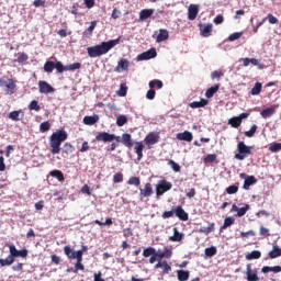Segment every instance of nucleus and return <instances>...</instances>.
Listing matches in <instances>:
<instances>
[{
    "mask_svg": "<svg viewBox=\"0 0 281 281\" xmlns=\"http://www.w3.org/2000/svg\"><path fill=\"white\" fill-rule=\"evenodd\" d=\"M243 37V32H235L228 36V41L234 43V41H238V38Z\"/></svg>",
    "mask_w": 281,
    "mask_h": 281,
    "instance_id": "obj_56",
    "label": "nucleus"
},
{
    "mask_svg": "<svg viewBox=\"0 0 281 281\" xmlns=\"http://www.w3.org/2000/svg\"><path fill=\"white\" fill-rule=\"evenodd\" d=\"M65 256H67L68 260H77L74 268V273H78V271H85V265H82V257L78 255L77 257L71 255V250L69 248H66V252H64Z\"/></svg>",
    "mask_w": 281,
    "mask_h": 281,
    "instance_id": "obj_5",
    "label": "nucleus"
},
{
    "mask_svg": "<svg viewBox=\"0 0 281 281\" xmlns=\"http://www.w3.org/2000/svg\"><path fill=\"white\" fill-rule=\"evenodd\" d=\"M146 146H155L159 142V134L150 132L144 139Z\"/></svg>",
    "mask_w": 281,
    "mask_h": 281,
    "instance_id": "obj_15",
    "label": "nucleus"
},
{
    "mask_svg": "<svg viewBox=\"0 0 281 281\" xmlns=\"http://www.w3.org/2000/svg\"><path fill=\"white\" fill-rule=\"evenodd\" d=\"M148 196H153V184H150V182H147L143 189H139L140 201L148 199Z\"/></svg>",
    "mask_w": 281,
    "mask_h": 281,
    "instance_id": "obj_12",
    "label": "nucleus"
},
{
    "mask_svg": "<svg viewBox=\"0 0 281 281\" xmlns=\"http://www.w3.org/2000/svg\"><path fill=\"white\" fill-rule=\"evenodd\" d=\"M144 258H149V265H155V269H161L162 273L168 274L172 271V267L168 263L167 260L162 258L170 259L172 258V248L165 247L164 250H157L155 247H147L143 250Z\"/></svg>",
    "mask_w": 281,
    "mask_h": 281,
    "instance_id": "obj_1",
    "label": "nucleus"
},
{
    "mask_svg": "<svg viewBox=\"0 0 281 281\" xmlns=\"http://www.w3.org/2000/svg\"><path fill=\"white\" fill-rule=\"evenodd\" d=\"M124 181V175L122 172H117L113 176V183H122Z\"/></svg>",
    "mask_w": 281,
    "mask_h": 281,
    "instance_id": "obj_62",
    "label": "nucleus"
},
{
    "mask_svg": "<svg viewBox=\"0 0 281 281\" xmlns=\"http://www.w3.org/2000/svg\"><path fill=\"white\" fill-rule=\"evenodd\" d=\"M55 65H56V63H54V61H46L45 64H44V71L46 72V74H52V71H54V69H55Z\"/></svg>",
    "mask_w": 281,
    "mask_h": 281,
    "instance_id": "obj_43",
    "label": "nucleus"
},
{
    "mask_svg": "<svg viewBox=\"0 0 281 281\" xmlns=\"http://www.w3.org/2000/svg\"><path fill=\"white\" fill-rule=\"evenodd\" d=\"M98 25V21H92L90 26L83 31V36H91L93 34V30H95Z\"/></svg>",
    "mask_w": 281,
    "mask_h": 281,
    "instance_id": "obj_37",
    "label": "nucleus"
},
{
    "mask_svg": "<svg viewBox=\"0 0 281 281\" xmlns=\"http://www.w3.org/2000/svg\"><path fill=\"white\" fill-rule=\"evenodd\" d=\"M269 258L271 260H274V258H280L281 256V248L278 246V244H273L272 250L268 254Z\"/></svg>",
    "mask_w": 281,
    "mask_h": 281,
    "instance_id": "obj_29",
    "label": "nucleus"
},
{
    "mask_svg": "<svg viewBox=\"0 0 281 281\" xmlns=\"http://www.w3.org/2000/svg\"><path fill=\"white\" fill-rule=\"evenodd\" d=\"M82 67V64L80 63H74L66 66L67 71H76V69H80Z\"/></svg>",
    "mask_w": 281,
    "mask_h": 281,
    "instance_id": "obj_60",
    "label": "nucleus"
},
{
    "mask_svg": "<svg viewBox=\"0 0 281 281\" xmlns=\"http://www.w3.org/2000/svg\"><path fill=\"white\" fill-rule=\"evenodd\" d=\"M127 92H128V87H126L124 83H121L120 90L117 91V95H120V98H125Z\"/></svg>",
    "mask_w": 281,
    "mask_h": 281,
    "instance_id": "obj_52",
    "label": "nucleus"
},
{
    "mask_svg": "<svg viewBox=\"0 0 281 281\" xmlns=\"http://www.w3.org/2000/svg\"><path fill=\"white\" fill-rule=\"evenodd\" d=\"M246 280L247 281H260V277H258V270L251 269V263H248L246 267Z\"/></svg>",
    "mask_w": 281,
    "mask_h": 281,
    "instance_id": "obj_10",
    "label": "nucleus"
},
{
    "mask_svg": "<svg viewBox=\"0 0 281 281\" xmlns=\"http://www.w3.org/2000/svg\"><path fill=\"white\" fill-rule=\"evenodd\" d=\"M97 142H104L105 144L109 142H120V136H115V134H110L109 132H100L95 136Z\"/></svg>",
    "mask_w": 281,
    "mask_h": 281,
    "instance_id": "obj_8",
    "label": "nucleus"
},
{
    "mask_svg": "<svg viewBox=\"0 0 281 281\" xmlns=\"http://www.w3.org/2000/svg\"><path fill=\"white\" fill-rule=\"evenodd\" d=\"M29 109H30V111H41V105H38V101L33 100L29 104Z\"/></svg>",
    "mask_w": 281,
    "mask_h": 281,
    "instance_id": "obj_61",
    "label": "nucleus"
},
{
    "mask_svg": "<svg viewBox=\"0 0 281 281\" xmlns=\"http://www.w3.org/2000/svg\"><path fill=\"white\" fill-rule=\"evenodd\" d=\"M120 45V37L116 40H110L108 42H102L99 45L90 46L87 48L88 56L90 58H100V56H104V54H109L113 47Z\"/></svg>",
    "mask_w": 281,
    "mask_h": 281,
    "instance_id": "obj_2",
    "label": "nucleus"
},
{
    "mask_svg": "<svg viewBox=\"0 0 281 281\" xmlns=\"http://www.w3.org/2000/svg\"><path fill=\"white\" fill-rule=\"evenodd\" d=\"M0 87H4L5 88V92L7 93H14L15 89H16V81H14V79H1L0 78Z\"/></svg>",
    "mask_w": 281,
    "mask_h": 281,
    "instance_id": "obj_9",
    "label": "nucleus"
},
{
    "mask_svg": "<svg viewBox=\"0 0 281 281\" xmlns=\"http://www.w3.org/2000/svg\"><path fill=\"white\" fill-rule=\"evenodd\" d=\"M217 156L216 154H209L205 158H204V164H214V161H216Z\"/></svg>",
    "mask_w": 281,
    "mask_h": 281,
    "instance_id": "obj_58",
    "label": "nucleus"
},
{
    "mask_svg": "<svg viewBox=\"0 0 281 281\" xmlns=\"http://www.w3.org/2000/svg\"><path fill=\"white\" fill-rule=\"evenodd\" d=\"M134 150L137 155V161H142V159H144V143L135 142L134 143Z\"/></svg>",
    "mask_w": 281,
    "mask_h": 281,
    "instance_id": "obj_21",
    "label": "nucleus"
},
{
    "mask_svg": "<svg viewBox=\"0 0 281 281\" xmlns=\"http://www.w3.org/2000/svg\"><path fill=\"white\" fill-rule=\"evenodd\" d=\"M228 124L233 128H238L240 126V124H243V122L238 119V116H234V117L228 120Z\"/></svg>",
    "mask_w": 281,
    "mask_h": 281,
    "instance_id": "obj_42",
    "label": "nucleus"
},
{
    "mask_svg": "<svg viewBox=\"0 0 281 281\" xmlns=\"http://www.w3.org/2000/svg\"><path fill=\"white\" fill-rule=\"evenodd\" d=\"M121 142H122L123 145L126 146V148H132V146L134 144L131 134H127V133L122 135Z\"/></svg>",
    "mask_w": 281,
    "mask_h": 281,
    "instance_id": "obj_31",
    "label": "nucleus"
},
{
    "mask_svg": "<svg viewBox=\"0 0 281 281\" xmlns=\"http://www.w3.org/2000/svg\"><path fill=\"white\" fill-rule=\"evenodd\" d=\"M95 225H99L100 227H111L113 225V220L111 217L106 218L105 222H101L100 220L94 221Z\"/></svg>",
    "mask_w": 281,
    "mask_h": 281,
    "instance_id": "obj_45",
    "label": "nucleus"
},
{
    "mask_svg": "<svg viewBox=\"0 0 281 281\" xmlns=\"http://www.w3.org/2000/svg\"><path fill=\"white\" fill-rule=\"evenodd\" d=\"M55 69L57 74H63L64 71H67V66H64L61 61H56Z\"/></svg>",
    "mask_w": 281,
    "mask_h": 281,
    "instance_id": "obj_53",
    "label": "nucleus"
},
{
    "mask_svg": "<svg viewBox=\"0 0 281 281\" xmlns=\"http://www.w3.org/2000/svg\"><path fill=\"white\" fill-rule=\"evenodd\" d=\"M169 190H172V182H168V180H160L156 186V195L164 196V194Z\"/></svg>",
    "mask_w": 281,
    "mask_h": 281,
    "instance_id": "obj_7",
    "label": "nucleus"
},
{
    "mask_svg": "<svg viewBox=\"0 0 281 281\" xmlns=\"http://www.w3.org/2000/svg\"><path fill=\"white\" fill-rule=\"evenodd\" d=\"M125 124H128V117L124 114L119 115L116 119V125L124 126Z\"/></svg>",
    "mask_w": 281,
    "mask_h": 281,
    "instance_id": "obj_44",
    "label": "nucleus"
},
{
    "mask_svg": "<svg viewBox=\"0 0 281 281\" xmlns=\"http://www.w3.org/2000/svg\"><path fill=\"white\" fill-rule=\"evenodd\" d=\"M207 99H201L200 101H193L189 104L191 109H203V106H207Z\"/></svg>",
    "mask_w": 281,
    "mask_h": 281,
    "instance_id": "obj_30",
    "label": "nucleus"
},
{
    "mask_svg": "<svg viewBox=\"0 0 281 281\" xmlns=\"http://www.w3.org/2000/svg\"><path fill=\"white\" fill-rule=\"evenodd\" d=\"M218 89H221V85L216 83L213 87L209 88L205 91V98H214V94L218 92Z\"/></svg>",
    "mask_w": 281,
    "mask_h": 281,
    "instance_id": "obj_32",
    "label": "nucleus"
},
{
    "mask_svg": "<svg viewBox=\"0 0 281 281\" xmlns=\"http://www.w3.org/2000/svg\"><path fill=\"white\" fill-rule=\"evenodd\" d=\"M249 204H245L244 207H239L237 211V216H239V218H243V216H245V214H247V212H249Z\"/></svg>",
    "mask_w": 281,
    "mask_h": 281,
    "instance_id": "obj_49",
    "label": "nucleus"
},
{
    "mask_svg": "<svg viewBox=\"0 0 281 281\" xmlns=\"http://www.w3.org/2000/svg\"><path fill=\"white\" fill-rule=\"evenodd\" d=\"M183 233L179 232V228L173 227V235L169 237L171 243H181L183 240Z\"/></svg>",
    "mask_w": 281,
    "mask_h": 281,
    "instance_id": "obj_23",
    "label": "nucleus"
},
{
    "mask_svg": "<svg viewBox=\"0 0 281 281\" xmlns=\"http://www.w3.org/2000/svg\"><path fill=\"white\" fill-rule=\"evenodd\" d=\"M168 38H170V33H168V30L160 29L159 34L157 35L156 42L164 43V41H168Z\"/></svg>",
    "mask_w": 281,
    "mask_h": 281,
    "instance_id": "obj_25",
    "label": "nucleus"
},
{
    "mask_svg": "<svg viewBox=\"0 0 281 281\" xmlns=\"http://www.w3.org/2000/svg\"><path fill=\"white\" fill-rule=\"evenodd\" d=\"M14 265V258L10 257V255L5 259H0V267H10Z\"/></svg>",
    "mask_w": 281,
    "mask_h": 281,
    "instance_id": "obj_41",
    "label": "nucleus"
},
{
    "mask_svg": "<svg viewBox=\"0 0 281 281\" xmlns=\"http://www.w3.org/2000/svg\"><path fill=\"white\" fill-rule=\"evenodd\" d=\"M67 249L70 250V256H75L78 257L80 256V258H82V256L85 255L86 251H89V246L82 245L81 249L79 250H74V248H71V246H65L64 247V254H66Z\"/></svg>",
    "mask_w": 281,
    "mask_h": 281,
    "instance_id": "obj_13",
    "label": "nucleus"
},
{
    "mask_svg": "<svg viewBox=\"0 0 281 281\" xmlns=\"http://www.w3.org/2000/svg\"><path fill=\"white\" fill-rule=\"evenodd\" d=\"M278 106H280V105L273 104L270 108L262 110L260 112L261 117H263V120H267V119L271 117L272 115H276V111H278Z\"/></svg>",
    "mask_w": 281,
    "mask_h": 281,
    "instance_id": "obj_17",
    "label": "nucleus"
},
{
    "mask_svg": "<svg viewBox=\"0 0 281 281\" xmlns=\"http://www.w3.org/2000/svg\"><path fill=\"white\" fill-rule=\"evenodd\" d=\"M30 57L27 56V54L25 53H18V58L15 59V63H20L21 65H23V63H27V59Z\"/></svg>",
    "mask_w": 281,
    "mask_h": 281,
    "instance_id": "obj_46",
    "label": "nucleus"
},
{
    "mask_svg": "<svg viewBox=\"0 0 281 281\" xmlns=\"http://www.w3.org/2000/svg\"><path fill=\"white\" fill-rule=\"evenodd\" d=\"M128 67H131V61L126 58H122L114 68V71H116V74H122V71H126Z\"/></svg>",
    "mask_w": 281,
    "mask_h": 281,
    "instance_id": "obj_19",
    "label": "nucleus"
},
{
    "mask_svg": "<svg viewBox=\"0 0 281 281\" xmlns=\"http://www.w3.org/2000/svg\"><path fill=\"white\" fill-rule=\"evenodd\" d=\"M50 128H52V124L48 121H45L40 125L41 133H47V131H49Z\"/></svg>",
    "mask_w": 281,
    "mask_h": 281,
    "instance_id": "obj_51",
    "label": "nucleus"
},
{
    "mask_svg": "<svg viewBox=\"0 0 281 281\" xmlns=\"http://www.w3.org/2000/svg\"><path fill=\"white\" fill-rule=\"evenodd\" d=\"M23 117H25L23 110H15L9 113V120H12V122H20Z\"/></svg>",
    "mask_w": 281,
    "mask_h": 281,
    "instance_id": "obj_22",
    "label": "nucleus"
},
{
    "mask_svg": "<svg viewBox=\"0 0 281 281\" xmlns=\"http://www.w3.org/2000/svg\"><path fill=\"white\" fill-rule=\"evenodd\" d=\"M175 214L180 221H188V213L182 206H177L175 209Z\"/></svg>",
    "mask_w": 281,
    "mask_h": 281,
    "instance_id": "obj_28",
    "label": "nucleus"
},
{
    "mask_svg": "<svg viewBox=\"0 0 281 281\" xmlns=\"http://www.w3.org/2000/svg\"><path fill=\"white\" fill-rule=\"evenodd\" d=\"M38 89H40V93H45V94L54 93V91H56V89L52 87V85L43 80L38 81Z\"/></svg>",
    "mask_w": 281,
    "mask_h": 281,
    "instance_id": "obj_14",
    "label": "nucleus"
},
{
    "mask_svg": "<svg viewBox=\"0 0 281 281\" xmlns=\"http://www.w3.org/2000/svg\"><path fill=\"white\" fill-rule=\"evenodd\" d=\"M50 177H55V179H57V181H60V183H63V181H65V175L63 173V171L60 170H53L49 172Z\"/></svg>",
    "mask_w": 281,
    "mask_h": 281,
    "instance_id": "obj_36",
    "label": "nucleus"
},
{
    "mask_svg": "<svg viewBox=\"0 0 281 281\" xmlns=\"http://www.w3.org/2000/svg\"><path fill=\"white\" fill-rule=\"evenodd\" d=\"M98 122H100V116L98 114L83 117V124H86V126H93V124H98Z\"/></svg>",
    "mask_w": 281,
    "mask_h": 281,
    "instance_id": "obj_24",
    "label": "nucleus"
},
{
    "mask_svg": "<svg viewBox=\"0 0 281 281\" xmlns=\"http://www.w3.org/2000/svg\"><path fill=\"white\" fill-rule=\"evenodd\" d=\"M215 229V224L211 223L210 226L205 227H200L199 232L200 234H205L207 236V234H212V232H214Z\"/></svg>",
    "mask_w": 281,
    "mask_h": 281,
    "instance_id": "obj_38",
    "label": "nucleus"
},
{
    "mask_svg": "<svg viewBox=\"0 0 281 281\" xmlns=\"http://www.w3.org/2000/svg\"><path fill=\"white\" fill-rule=\"evenodd\" d=\"M223 71L221 70H215L211 74L212 80H220L221 78H223Z\"/></svg>",
    "mask_w": 281,
    "mask_h": 281,
    "instance_id": "obj_63",
    "label": "nucleus"
},
{
    "mask_svg": "<svg viewBox=\"0 0 281 281\" xmlns=\"http://www.w3.org/2000/svg\"><path fill=\"white\" fill-rule=\"evenodd\" d=\"M262 252L260 250H252L251 252L246 255V260H258L261 258Z\"/></svg>",
    "mask_w": 281,
    "mask_h": 281,
    "instance_id": "obj_35",
    "label": "nucleus"
},
{
    "mask_svg": "<svg viewBox=\"0 0 281 281\" xmlns=\"http://www.w3.org/2000/svg\"><path fill=\"white\" fill-rule=\"evenodd\" d=\"M236 192H238V186H236V184H233V186H229L228 188H226L227 194H236Z\"/></svg>",
    "mask_w": 281,
    "mask_h": 281,
    "instance_id": "obj_64",
    "label": "nucleus"
},
{
    "mask_svg": "<svg viewBox=\"0 0 281 281\" xmlns=\"http://www.w3.org/2000/svg\"><path fill=\"white\" fill-rule=\"evenodd\" d=\"M249 155H251V146H247L245 142H239L237 144V154H235V159L238 161H245Z\"/></svg>",
    "mask_w": 281,
    "mask_h": 281,
    "instance_id": "obj_4",
    "label": "nucleus"
},
{
    "mask_svg": "<svg viewBox=\"0 0 281 281\" xmlns=\"http://www.w3.org/2000/svg\"><path fill=\"white\" fill-rule=\"evenodd\" d=\"M155 87H157V89H164V82L159 79L149 81V90L146 93L147 100H155V95H157Z\"/></svg>",
    "mask_w": 281,
    "mask_h": 281,
    "instance_id": "obj_6",
    "label": "nucleus"
},
{
    "mask_svg": "<svg viewBox=\"0 0 281 281\" xmlns=\"http://www.w3.org/2000/svg\"><path fill=\"white\" fill-rule=\"evenodd\" d=\"M76 150V148L74 147V145H71V143H65L64 145V153L66 155H69L71 153H74Z\"/></svg>",
    "mask_w": 281,
    "mask_h": 281,
    "instance_id": "obj_55",
    "label": "nucleus"
},
{
    "mask_svg": "<svg viewBox=\"0 0 281 281\" xmlns=\"http://www.w3.org/2000/svg\"><path fill=\"white\" fill-rule=\"evenodd\" d=\"M199 16V4H190L188 8L189 21H194Z\"/></svg>",
    "mask_w": 281,
    "mask_h": 281,
    "instance_id": "obj_20",
    "label": "nucleus"
},
{
    "mask_svg": "<svg viewBox=\"0 0 281 281\" xmlns=\"http://www.w3.org/2000/svg\"><path fill=\"white\" fill-rule=\"evenodd\" d=\"M258 131V125H252L249 131L244 132V135L246 137H254L256 135V132Z\"/></svg>",
    "mask_w": 281,
    "mask_h": 281,
    "instance_id": "obj_50",
    "label": "nucleus"
},
{
    "mask_svg": "<svg viewBox=\"0 0 281 281\" xmlns=\"http://www.w3.org/2000/svg\"><path fill=\"white\" fill-rule=\"evenodd\" d=\"M270 271H272L273 273H278V266H274V267L263 266L261 269V273H270Z\"/></svg>",
    "mask_w": 281,
    "mask_h": 281,
    "instance_id": "obj_54",
    "label": "nucleus"
},
{
    "mask_svg": "<svg viewBox=\"0 0 281 281\" xmlns=\"http://www.w3.org/2000/svg\"><path fill=\"white\" fill-rule=\"evenodd\" d=\"M193 138L192 134L188 131L177 134V139H179V142H192Z\"/></svg>",
    "mask_w": 281,
    "mask_h": 281,
    "instance_id": "obj_27",
    "label": "nucleus"
},
{
    "mask_svg": "<svg viewBox=\"0 0 281 281\" xmlns=\"http://www.w3.org/2000/svg\"><path fill=\"white\" fill-rule=\"evenodd\" d=\"M200 27V34L201 36H203L204 38H210V36H212V30H213V25L212 24H199Z\"/></svg>",
    "mask_w": 281,
    "mask_h": 281,
    "instance_id": "obj_18",
    "label": "nucleus"
},
{
    "mask_svg": "<svg viewBox=\"0 0 281 281\" xmlns=\"http://www.w3.org/2000/svg\"><path fill=\"white\" fill-rule=\"evenodd\" d=\"M9 254H10L9 256L12 257L13 260H14V258H16V256L19 254V249H16V246L10 245L9 246Z\"/></svg>",
    "mask_w": 281,
    "mask_h": 281,
    "instance_id": "obj_59",
    "label": "nucleus"
},
{
    "mask_svg": "<svg viewBox=\"0 0 281 281\" xmlns=\"http://www.w3.org/2000/svg\"><path fill=\"white\" fill-rule=\"evenodd\" d=\"M155 14V9H143L139 12V20L146 21L147 19H150Z\"/></svg>",
    "mask_w": 281,
    "mask_h": 281,
    "instance_id": "obj_26",
    "label": "nucleus"
},
{
    "mask_svg": "<svg viewBox=\"0 0 281 281\" xmlns=\"http://www.w3.org/2000/svg\"><path fill=\"white\" fill-rule=\"evenodd\" d=\"M67 137H69V135L65 130L56 131L49 136L52 155H60V146L63 145V142H66Z\"/></svg>",
    "mask_w": 281,
    "mask_h": 281,
    "instance_id": "obj_3",
    "label": "nucleus"
},
{
    "mask_svg": "<svg viewBox=\"0 0 281 281\" xmlns=\"http://www.w3.org/2000/svg\"><path fill=\"white\" fill-rule=\"evenodd\" d=\"M157 57V49L150 48L137 56V60H150V58Z\"/></svg>",
    "mask_w": 281,
    "mask_h": 281,
    "instance_id": "obj_16",
    "label": "nucleus"
},
{
    "mask_svg": "<svg viewBox=\"0 0 281 281\" xmlns=\"http://www.w3.org/2000/svg\"><path fill=\"white\" fill-rule=\"evenodd\" d=\"M239 177H240V179H245L244 186H243L244 190H249V188H251V186H254L255 183L258 182L256 177L247 176V173H240Z\"/></svg>",
    "mask_w": 281,
    "mask_h": 281,
    "instance_id": "obj_11",
    "label": "nucleus"
},
{
    "mask_svg": "<svg viewBox=\"0 0 281 281\" xmlns=\"http://www.w3.org/2000/svg\"><path fill=\"white\" fill-rule=\"evenodd\" d=\"M140 183H142V180L139 179V177H131L127 181V186H136V188H138Z\"/></svg>",
    "mask_w": 281,
    "mask_h": 281,
    "instance_id": "obj_47",
    "label": "nucleus"
},
{
    "mask_svg": "<svg viewBox=\"0 0 281 281\" xmlns=\"http://www.w3.org/2000/svg\"><path fill=\"white\" fill-rule=\"evenodd\" d=\"M270 153H280L281 150V143H273L269 146Z\"/></svg>",
    "mask_w": 281,
    "mask_h": 281,
    "instance_id": "obj_57",
    "label": "nucleus"
},
{
    "mask_svg": "<svg viewBox=\"0 0 281 281\" xmlns=\"http://www.w3.org/2000/svg\"><path fill=\"white\" fill-rule=\"evenodd\" d=\"M168 166H170L172 168L173 172H181V166L179 164H177L175 160L169 159Z\"/></svg>",
    "mask_w": 281,
    "mask_h": 281,
    "instance_id": "obj_48",
    "label": "nucleus"
},
{
    "mask_svg": "<svg viewBox=\"0 0 281 281\" xmlns=\"http://www.w3.org/2000/svg\"><path fill=\"white\" fill-rule=\"evenodd\" d=\"M261 92H262V83L256 82L255 87H252L250 90L251 95H260Z\"/></svg>",
    "mask_w": 281,
    "mask_h": 281,
    "instance_id": "obj_40",
    "label": "nucleus"
},
{
    "mask_svg": "<svg viewBox=\"0 0 281 281\" xmlns=\"http://www.w3.org/2000/svg\"><path fill=\"white\" fill-rule=\"evenodd\" d=\"M204 254L206 258H214L218 254V249H216V246H211L204 249Z\"/></svg>",
    "mask_w": 281,
    "mask_h": 281,
    "instance_id": "obj_34",
    "label": "nucleus"
},
{
    "mask_svg": "<svg viewBox=\"0 0 281 281\" xmlns=\"http://www.w3.org/2000/svg\"><path fill=\"white\" fill-rule=\"evenodd\" d=\"M177 276H178L179 281L190 280V271H188V270H178Z\"/></svg>",
    "mask_w": 281,
    "mask_h": 281,
    "instance_id": "obj_33",
    "label": "nucleus"
},
{
    "mask_svg": "<svg viewBox=\"0 0 281 281\" xmlns=\"http://www.w3.org/2000/svg\"><path fill=\"white\" fill-rule=\"evenodd\" d=\"M235 223L234 217H226L224 220V224L221 226L220 231L224 232V229H227V227H232V225Z\"/></svg>",
    "mask_w": 281,
    "mask_h": 281,
    "instance_id": "obj_39",
    "label": "nucleus"
}]
</instances>
